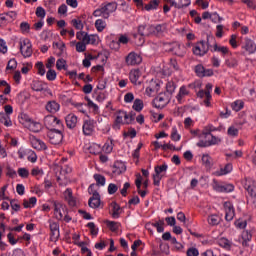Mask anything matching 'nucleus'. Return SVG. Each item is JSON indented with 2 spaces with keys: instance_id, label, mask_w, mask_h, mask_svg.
I'll return each instance as SVG.
<instances>
[{
  "instance_id": "nucleus-40",
  "label": "nucleus",
  "mask_w": 256,
  "mask_h": 256,
  "mask_svg": "<svg viewBox=\"0 0 256 256\" xmlns=\"http://www.w3.org/2000/svg\"><path fill=\"white\" fill-rule=\"evenodd\" d=\"M202 165H205L206 167H212L213 166V159L209 154H203L202 155Z\"/></svg>"
},
{
  "instance_id": "nucleus-17",
  "label": "nucleus",
  "mask_w": 256,
  "mask_h": 256,
  "mask_svg": "<svg viewBox=\"0 0 256 256\" xmlns=\"http://www.w3.org/2000/svg\"><path fill=\"white\" fill-rule=\"evenodd\" d=\"M164 1L165 3H169L171 7H175V9H183L191 5V0H164Z\"/></svg>"
},
{
  "instance_id": "nucleus-61",
  "label": "nucleus",
  "mask_w": 256,
  "mask_h": 256,
  "mask_svg": "<svg viewBox=\"0 0 256 256\" xmlns=\"http://www.w3.org/2000/svg\"><path fill=\"white\" fill-rule=\"evenodd\" d=\"M175 89H176V86H175V82H168L166 84V91L167 93H169L170 95L175 93Z\"/></svg>"
},
{
  "instance_id": "nucleus-57",
  "label": "nucleus",
  "mask_w": 256,
  "mask_h": 256,
  "mask_svg": "<svg viewBox=\"0 0 256 256\" xmlns=\"http://www.w3.org/2000/svg\"><path fill=\"white\" fill-rule=\"evenodd\" d=\"M89 151L93 155H99V153H101V146H99L98 144H93L90 146Z\"/></svg>"
},
{
  "instance_id": "nucleus-36",
  "label": "nucleus",
  "mask_w": 256,
  "mask_h": 256,
  "mask_svg": "<svg viewBox=\"0 0 256 256\" xmlns=\"http://www.w3.org/2000/svg\"><path fill=\"white\" fill-rule=\"evenodd\" d=\"M207 222L212 227H215V225H219V223H221V218L218 215L212 214L208 216Z\"/></svg>"
},
{
  "instance_id": "nucleus-46",
  "label": "nucleus",
  "mask_w": 256,
  "mask_h": 256,
  "mask_svg": "<svg viewBox=\"0 0 256 256\" xmlns=\"http://www.w3.org/2000/svg\"><path fill=\"white\" fill-rule=\"evenodd\" d=\"M225 65L230 69H235V67L239 65V61H237L236 58H230L225 61Z\"/></svg>"
},
{
  "instance_id": "nucleus-44",
  "label": "nucleus",
  "mask_w": 256,
  "mask_h": 256,
  "mask_svg": "<svg viewBox=\"0 0 256 256\" xmlns=\"http://www.w3.org/2000/svg\"><path fill=\"white\" fill-rule=\"evenodd\" d=\"M138 33L142 37H149V35H151V32H149V26L146 28L144 25L138 27Z\"/></svg>"
},
{
  "instance_id": "nucleus-41",
  "label": "nucleus",
  "mask_w": 256,
  "mask_h": 256,
  "mask_svg": "<svg viewBox=\"0 0 256 256\" xmlns=\"http://www.w3.org/2000/svg\"><path fill=\"white\" fill-rule=\"evenodd\" d=\"M94 180L96 181V185H99L101 187H104L106 183L105 176L101 174H94Z\"/></svg>"
},
{
  "instance_id": "nucleus-34",
  "label": "nucleus",
  "mask_w": 256,
  "mask_h": 256,
  "mask_svg": "<svg viewBox=\"0 0 256 256\" xmlns=\"http://www.w3.org/2000/svg\"><path fill=\"white\" fill-rule=\"evenodd\" d=\"M99 42V36L95 34H87L85 38V44L86 45H97Z\"/></svg>"
},
{
  "instance_id": "nucleus-58",
  "label": "nucleus",
  "mask_w": 256,
  "mask_h": 256,
  "mask_svg": "<svg viewBox=\"0 0 256 256\" xmlns=\"http://www.w3.org/2000/svg\"><path fill=\"white\" fill-rule=\"evenodd\" d=\"M87 227L90 229L91 235H93L94 237L97 236V234L99 233V229L95 227V223L89 222L87 224Z\"/></svg>"
},
{
  "instance_id": "nucleus-47",
  "label": "nucleus",
  "mask_w": 256,
  "mask_h": 256,
  "mask_svg": "<svg viewBox=\"0 0 256 256\" xmlns=\"http://www.w3.org/2000/svg\"><path fill=\"white\" fill-rule=\"evenodd\" d=\"M71 25H73L78 31H83V21L81 19H72Z\"/></svg>"
},
{
  "instance_id": "nucleus-53",
  "label": "nucleus",
  "mask_w": 256,
  "mask_h": 256,
  "mask_svg": "<svg viewBox=\"0 0 256 256\" xmlns=\"http://www.w3.org/2000/svg\"><path fill=\"white\" fill-rule=\"evenodd\" d=\"M76 51L77 53H84V51H87V44L85 42H77Z\"/></svg>"
},
{
  "instance_id": "nucleus-12",
  "label": "nucleus",
  "mask_w": 256,
  "mask_h": 256,
  "mask_svg": "<svg viewBox=\"0 0 256 256\" xmlns=\"http://www.w3.org/2000/svg\"><path fill=\"white\" fill-rule=\"evenodd\" d=\"M150 35H155L156 37H161L165 31H167V25L158 24V25H150L148 29Z\"/></svg>"
},
{
  "instance_id": "nucleus-19",
  "label": "nucleus",
  "mask_w": 256,
  "mask_h": 256,
  "mask_svg": "<svg viewBox=\"0 0 256 256\" xmlns=\"http://www.w3.org/2000/svg\"><path fill=\"white\" fill-rule=\"evenodd\" d=\"M224 210H225L226 221H233L235 217V208H233V204H231V202H225Z\"/></svg>"
},
{
  "instance_id": "nucleus-42",
  "label": "nucleus",
  "mask_w": 256,
  "mask_h": 256,
  "mask_svg": "<svg viewBox=\"0 0 256 256\" xmlns=\"http://www.w3.org/2000/svg\"><path fill=\"white\" fill-rule=\"evenodd\" d=\"M56 69H58V71H62V69L67 70V61H65V59L60 58L56 61Z\"/></svg>"
},
{
  "instance_id": "nucleus-22",
  "label": "nucleus",
  "mask_w": 256,
  "mask_h": 256,
  "mask_svg": "<svg viewBox=\"0 0 256 256\" xmlns=\"http://www.w3.org/2000/svg\"><path fill=\"white\" fill-rule=\"evenodd\" d=\"M64 199L70 207H75L77 205V199L73 197V190H71V188H67L64 191Z\"/></svg>"
},
{
  "instance_id": "nucleus-30",
  "label": "nucleus",
  "mask_w": 256,
  "mask_h": 256,
  "mask_svg": "<svg viewBox=\"0 0 256 256\" xmlns=\"http://www.w3.org/2000/svg\"><path fill=\"white\" fill-rule=\"evenodd\" d=\"M204 91L207 93V100H203L202 103L205 107H211V91H213V84H206Z\"/></svg>"
},
{
  "instance_id": "nucleus-1",
  "label": "nucleus",
  "mask_w": 256,
  "mask_h": 256,
  "mask_svg": "<svg viewBox=\"0 0 256 256\" xmlns=\"http://www.w3.org/2000/svg\"><path fill=\"white\" fill-rule=\"evenodd\" d=\"M133 121H135L133 115L127 114L125 111H118L112 127L116 131H119V129H121V125H129L130 123H133Z\"/></svg>"
},
{
  "instance_id": "nucleus-9",
  "label": "nucleus",
  "mask_w": 256,
  "mask_h": 256,
  "mask_svg": "<svg viewBox=\"0 0 256 256\" xmlns=\"http://www.w3.org/2000/svg\"><path fill=\"white\" fill-rule=\"evenodd\" d=\"M142 61L143 58L141 57V55L135 52H130L125 58L126 65L131 67H135V65H141Z\"/></svg>"
},
{
  "instance_id": "nucleus-18",
  "label": "nucleus",
  "mask_w": 256,
  "mask_h": 256,
  "mask_svg": "<svg viewBox=\"0 0 256 256\" xmlns=\"http://www.w3.org/2000/svg\"><path fill=\"white\" fill-rule=\"evenodd\" d=\"M82 131L84 135H93L95 131V121L85 120L82 126Z\"/></svg>"
},
{
  "instance_id": "nucleus-15",
  "label": "nucleus",
  "mask_w": 256,
  "mask_h": 256,
  "mask_svg": "<svg viewBox=\"0 0 256 256\" xmlns=\"http://www.w3.org/2000/svg\"><path fill=\"white\" fill-rule=\"evenodd\" d=\"M198 137L199 139H209V137H211V139L208 140L210 147L213 145H219V143H221V138L213 136V134L210 132H202L198 135Z\"/></svg>"
},
{
  "instance_id": "nucleus-51",
  "label": "nucleus",
  "mask_w": 256,
  "mask_h": 256,
  "mask_svg": "<svg viewBox=\"0 0 256 256\" xmlns=\"http://www.w3.org/2000/svg\"><path fill=\"white\" fill-rule=\"evenodd\" d=\"M171 139H172V141H181V135L177 131V127L172 128Z\"/></svg>"
},
{
  "instance_id": "nucleus-50",
  "label": "nucleus",
  "mask_w": 256,
  "mask_h": 256,
  "mask_svg": "<svg viewBox=\"0 0 256 256\" xmlns=\"http://www.w3.org/2000/svg\"><path fill=\"white\" fill-rule=\"evenodd\" d=\"M6 69L7 71H15V69H17V60H15V58L10 59L8 61Z\"/></svg>"
},
{
  "instance_id": "nucleus-38",
  "label": "nucleus",
  "mask_w": 256,
  "mask_h": 256,
  "mask_svg": "<svg viewBox=\"0 0 256 256\" xmlns=\"http://www.w3.org/2000/svg\"><path fill=\"white\" fill-rule=\"evenodd\" d=\"M37 205V198L36 197H31L29 200H24L23 201V207L25 209H31V207H35Z\"/></svg>"
},
{
  "instance_id": "nucleus-2",
  "label": "nucleus",
  "mask_w": 256,
  "mask_h": 256,
  "mask_svg": "<svg viewBox=\"0 0 256 256\" xmlns=\"http://www.w3.org/2000/svg\"><path fill=\"white\" fill-rule=\"evenodd\" d=\"M54 216L58 221H65L66 223L71 221V216L67 213V206L60 202H54Z\"/></svg>"
},
{
  "instance_id": "nucleus-31",
  "label": "nucleus",
  "mask_w": 256,
  "mask_h": 256,
  "mask_svg": "<svg viewBox=\"0 0 256 256\" xmlns=\"http://www.w3.org/2000/svg\"><path fill=\"white\" fill-rule=\"evenodd\" d=\"M161 0H151L148 4L144 5L143 11H155L159 7Z\"/></svg>"
},
{
  "instance_id": "nucleus-23",
  "label": "nucleus",
  "mask_w": 256,
  "mask_h": 256,
  "mask_svg": "<svg viewBox=\"0 0 256 256\" xmlns=\"http://www.w3.org/2000/svg\"><path fill=\"white\" fill-rule=\"evenodd\" d=\"M242 49H245L247 53H249L250 55H253V53H255L256 51V44L250 38H245L244 43L242 45Z\"/></svg>"
},
{
  "instance_id": "nucleus-5",
  "label": "nucleus",
  "mask_w": 256,
  "mask_h": 256,
  "mask_svg": "<svg viewBox=\"0 0 256 256\" xmlns=\"http://www.w3.org/2000/svg\"><path fill=\"white\" fill-rule=\"evenodd\" d=\"M19 45H20V53L25 59L33 55V45L31 44L30 39H24L20 41Z\"/></svg>"
},
{
  "instance_id": "nucleus-48",
  "label": "nucleus",
  "mask_w": 256,
  "mask_h": 256,
  "mask_svg": "<svg viewBox=\"0 0 256 256\" xmlns=\"http://www.w3.org/2000/svg\"><path fill=\"white\" fill-rule=\"evenodd\" d=\"M104 153H111L113 151V140H108L103 146Z\"/></svg>"
},
{
  "instance_id": "nucleus-6",
  "label": "nucleus",
  "mask_w": 256,
  "mask_h": 256,
  "mask_svg": "<svg viewBox=\"0 0 256 256\" xmlns=\"http://www.w3.org/2000/svg\"><path fill=\"white\" fill-rule=\"evenodd\" d=\"M47 136L52 145H60L63 142V132L60 130L51 129Z\"/></svg>"
},
{
  "instance_id": "nucleus-60",
  "label": "nucleus",
  "mask_w": 256,
  "mask_h": 256,
  "mask_svg": "<svg viewBox=\"0 0 256 256\" xmlns=\"http://www.w3.org/2000/svg\"><path fill=\"white\" fill-rule=\"evenodd\" d=\"M195 73L198 77H203L205 73V67L203 65L199 64L195 67Z\"/></svg>"
},
{
  "instance_id": "nucleus-4",
  "label": "nucleus",
  "mask_w": 256,
  "mask_h": 256,
  "mask_svg": "<svg viewBox=\"0 0 256 256\" xmlns=\"http://www.w3.org/2000/svg\"><path fill=\"white\" fill-rule=\"evenodd\" d=\"M167 169H169V166H167V164L155 166L153 174V183L156 187H159L161 179H163V177L167 175Z\"/></svg>"
},
{
  "instance_id": "nucleus-62",
  "label": "nucleus",
  "mask_w": 256,
  "mask_h": 256,
  "mask_svg": "<svg viewBox=\"0 0 256 256\" xmlns=\"http://www.w3.org/2000/svg\"><path fill=\"white\" fill-rule=\"evenodd\" d=\"M76 38L78 41L85 43V39H87V33L84 31H79L76 33Z\"/></svg>"
},
{
  "instance_id": "nucleus-14",
  "label": "nucleus",
  "mask_w": 256,
  "mask_h": 256,
  "mask_svg": "<svg viewBox=\"0 0 256 256\" xmlns=\"http://www.w3.org/2000/svg\"><path fill=\"white\" fill-rule=\"evenodd\" d=\"M30 143L37 151H47V144L35 136L30 137Z\"/></svg>"
},
{
  "instance_id": "nucleus-63",
  "label": "nucleus",
  "mask_w": 256,
  "mask_h": 256,
  "mask_svg": "<svg viewBox=\"0 0 256 256\" xmlns=\"http://www.w3.org/2000/svg\"><path fill=\"white\" fill-rule=\"evenodd\" d=\"M108 227L112 230V231H117L119 229V223L118 222H114V221H107L106 222Z\"/></svg>"
},
{
  "instance_id": "nucleus-33",
  "label": "nucleus",
  "mask_w": 256,
  "mask_h": 256,
  "mask_svg": "<svg viewBox=\"0 0 256 256\" xmlns=\"http://www.w3.org/2000/svg\"><path fill=\"white\" fill-rule=\"evenodd\" d=\"M156 91H159V84H157L155 81H151L149 86L146 88V94L151 97V95L156 93Z\"/></svg>"
},
{
  "instance_id": "nucleus-11",
  "label": "nucleus",
  "mask_w": 256,
  "mask_h": 256,
  "mask_svg": "<svg viewBox=\"0 0 256 256\" xmlns=\"http://www.w3.org/2000/svg\"><path fill=\"white\" fill-rule=\"evenodd\" d=\"M49 227H50V240L53 243H57L60 237L59 223L49 220Z\"/></svg>"
},
{
  "instance_id": "nucleus-43",
  "label": "nucleus",
  "mask_w": 256,
  "mask_h": 256,
  "mask_svg": "<svg viewBox=\"0 0 256 256\" xmlns=\"http://www.w3.org/2000/svg\"><path fill=\"white\" fill-rule=\"evenodd\" d=\"M243 107H245V102H243V100H236L234 103H232L233 111H241Z\"/></svg>"
},
{
  "instance_id": "nucleus-3",
  "label": "nucleus",
  "mask_w": 256,
  "mask_h": 256,
  "mask_svg": "<svg viewBox=\"0 0 256 256\" xmlns=\"http://www.w3.org/2000/svg\"><path fill=\"white\" fill-rule=\"evenodd\" d=\"M117 9L115 3H108L93 12L94 17H103V19H109V15Z\"/></svg>"
},
{
  "instance_id": "nucleus-59",
  "label": "nucleus",
  "mask_w": 256,
  "mask_h": 256,
  "mask_svg": "<svg viewBox=\"0 0 256 256\" xmlns=\"http://www.w3.org/2000/svg\"><path fill=\"white\" fill-rule=\"evenodd\" d=\"M36 69L38 71V75H45L46 71H45V65L43 64V62H38L36 63Z\"/></svg>"
},
{
  "instance_id": "nucleus-37",
  "label": "nucleus",
  "mask_w": 256,
  "mask_h": 256,
  "mask_svg": "<svg viewBox=\"0 0 256 256\" xmlns=\"http://www.w3.org/2000/svg\"><path fill=\"white\" fill-rule=\"evenodd\" d=\"M31 89L33 91H43L45 89V84L39 80H35L31 84Z\"/></svg>"
},
{
  "instance_id": "nucleus-27",
  "label": "nucleus",
  "mask_w": 256,
  "mask_h": 256,
  "mask_svg": "<svg viewBox=\"0 0 256 256\" xmlns=\"http://www.w3.org/2000/svg\"><path fill=\"white\" fill-rule=\"evenodd\" d=\"M65 121L68 129H75V127H77L78 118L75 114H68Z\"/></svg>"
},
{
  "instance_id": "nucleus-13",
  "label": "nucleus",
  "mask_w": 256,
  "mask_h": 256,
  "mask_svg": "<svg viewBox=\"0 0 256 256\" xmlns=\"http://www.w3.org/2000/svg\"><path fill=\"white\" fill-rule=\"evenodd\" d=\"M170 101L171 99L167 96V94H160L155 98L154 104L157 109H163L164 107H167Z\"/></svg>"
},
{
  "instance_id": "nucleus-55",
  "label": "nucleus",
  "mask_w": 256,
  "mask_h": 256,
  "mask_svg": "<svg viewBox=\"0 0 256 256\" xmlns=\"http://www.w3.org/2000/svg\"><path fill=\"white\" fill-rule=\"evenodd\" d=\"M212 187L214 191H217L218 193H223V185L219 183V181L213 180Z\"/></svg>"
},
{
  "instance_id": "nucleus-25",
  "label": "nucleus",
  "mask_w": 256,
  "mask_h": 256,
  "mask_svg": "<svg viewBox=\"0 0 256 256\" xmlns=\"http://www.w3.org/2000/svg\"><path fill=\"white\" fill-rule=\"evenodd\" d=\"M89 207L91 209H97L101 206V196H99L98 192H94L92 197L88 201Z\"/></svg>"
},
{
  "instance_id": "nucleus-64",
  "label": "nucleus",
  "mask_w": 256,
  "mask_h": 256,
  "mask_svg": "<svg viewBox=\"0 0 256 256\" xmlns=\"http://www.w3.org/2000/svg\"><path fill=\"white\" fill-rule=\"evenodd\" d=\"M187 256H199V250L195 247L189 248L186 252Z\"/></svg>"
},
{
  "instance_id": "nucleus-56",
  "label": "nucleus",
  "mask_w": 256,
  "mask_h": 256,
  "mask_svg": "<svg viewBox=\"0 0 256 256\" xmlns=\"http://www.w3.org/2000/svg\"><path fill=\"white\" fill-rule=\"evenodd\" d=\"M46 78L48 81H55L57 79V72L53 69H49V71L46 73Z\"/></svg>"
},
{
  "instance_id": "nucleus-54",
  "label": "nucleus",
  "mask_w": 256,
  "mask_h": 256,
  "mask_svg": "<svg viewBox=\"0 0 256 256\" xmlns=\"http://www.w3.org/2000/svg\"><path fill=\"white\" fill-rule=\"evenodd\" d=\"M31 175L33 177H41L42 175H44V172H43V169L39 168V167H34L32 170H31Z\"/></svg>"
},
{
  "instance_id": "nucleus-52",
  "label": "nucleus",
  "mask_w": 256,
  "mask_h": 256,
  "mask_svg": "<svg viewBox=\"0 0 256 256\" xmlns=\"http://www.w3.org/2000/svg\"><path fill=\"white\" fill-rule=\"evenodd\" d=\"M112 209H113L112 217L117 219L119 217L121 207L119 206V204L114 202V203H112Z\"/></svg>"
},
{
  "instance_id": "nucleus-10",
  "label": "nucleus",
  "mask_w": 256,
  "mask_h": 256,
  "mask_svg": "<svg viewBox=\"0 0 256 256\" xmlns=\"http://www.w3.org/2000/svg\"><path fill=\"white\" fill-rule=\"evenodd\" d=\"M192 51L194 55L203 57V55H207V52L209 51V45H207L205 41H200L195 44Z\"/></svg>"
},
{
  "instance_id": "nucleus-45",
  "label": "nucleus",
  "mask_w": 256,
  "mask_h": 256,
  "mask_svg": "<svg viewBox=\"0 0 256 256\" xmlns=\"http://www.w3.org/2000/svg\"><path fill=\"white\" fill-rule=\"evenodd\" d=\"M218 244L220 247H223L224 249H231V241L227 238H221L218 240Z\"/></svg>"
},
{
  "instance_id": "nucleus-26",
  "label": "nucleus",
  "mask_w": 256,
  "mask_h": 256,
  "mask_svg": "<svg viewBox=\"0 0 256 256\" xmlns=\"http://www.w3.org/2000/svg\"><path fill=\"white\" fill-rule=\"evenodd\" d=\"M129 79L133 85H141V71L139 69L131 70Z\"/></svg>"
},
{
  "instance_id": "nucleus-16",
  "label": "nucleus",
  "mask_w": 256,
  "mask_h": 256,
  "mask_svg": "<svg viewBox=\"0 0 256 256\" xmlns=\"http://www.w3.org/2000/svg\"><path fill=\"white\" fill-rule=\"evenodd\" d=\"M244 188L246 189V191L248 192L250 197H252V199L256 200V182H255V180L247 179L245 181Z\"/></svg>"
},
{
  "instance_id": "nucleus-20",
  "label": "nucleus",
  "mask_w": 256,
  "mask_h": 256,
  "mask_svg": "<svg viewBox=\"0 0 256 256\" xmlns=\"http://www.w3.org/2000/svg\"><path fill=\"white\" fill-rule=\"evenodd\" d=\"M59 109H61V105L58 104V102L55 100H50L45 105V110L47 111V113H51V115H55V113H57Z\"/></svg>"
},
{
  "instance_id": "nucleus-39",
  "label": "nucleus",
  "mask_w": 256,
  "mask_h": 256,
  "mask_svg": "<svg viewBox=\"0 0 256 256\" xmlns=\"http://www.w3.org/2000/svg\"><path fill=\"white\" fill-rule=\"evenodd\" d=\"M213 51H215L217 53H221L222 55H227L229 53V47L219 46L217 44H214Z\"/></svg>"
},
{
  "instance_id": "nucleus-29",
  "label": "nucleus",
  "mask_w": 256,
  "mask_h": 256,
  "mask_svg": "<svg viewBox=\"0 0 256 256\" xmlns=\"http://www.w3.org/2000/svg\"><path fill=\"white\" fill-rule=\"evenodd\" d=\"M233 171V165L231 163H228L224 166V168H221L220 170H217L213 173L216 177H221L223 175H228V173H231Z\"/></svg>"
},
{
  "instance_id": "nucleus-8",
  "label": "nucleus",
  "mask_w": 256,
  "mask_h": 256,
  "mask_svg": "<svg viewBox=\"0 0 256 256\" xmlns=\"http://www.w3.org/2000/svg\"><path fill=\"white\" fill-rule=\"evenodd\" d=\"M44 125L45 127H47V129H53L55 127H63V122H61V120H59V118H57L56 116L53 115H47L44 118Z\"/></svg>"
},
{
  "instance_id": "nucleus-49",
  "label": "nucleus",
  "mask_w": 256,
  "mask_h": 256,
  "mask_svg": "<svg viewBox=\"0 0 256 256\" xmlns=\"http://www.w3.org/2000/svg\"><path fill=\"white\" fill-rule=\"evenodd\" d=\"M132 109H134V111H142L143 110V100L136 99L133 103Z\"/></svg>"
},
{
  "instance_id": "nucleus-32",
  "label": "nucleus",
  "mask_w": 256,
  "mask_h": 256,
  "mask_svg": "<svg viewBox=\"0 0 256 256\" xmlns=\"http://www.w3.org/2000/svg\"><path fill=\"white\" fill-rule=\"evenodd\" d=\"M188 95H189V90L187 89V87L185 86L180 87L179 93L176 96L178 103H182L183 99H185V97H187Z\"/></svg>"
},
{
  "instance_id": "nucleus-28",
  "label": "nucleus",
  "mask_w": 256,
  "mask_h": 256,
  "mask_svg": "<svg viewBox=\"0 0 256 256\" xmlns=\"http://www.w3.org/2000/svg\"><path fill=\"white\" fill-rule=\"evenodd\" d=\"M251 239H253V235L251 234V232L245 230L242 232L239 242L242 244L243 247H249V241H251Z\"/></svg>"
},
{
  "instance_id": "nucleus-35",
  "label": "nucleus",
  "mask_w": 256,
  "mask_h": 256,
  "mask_svg": "<svg viewBox=\"0 0 256 256\" xmlns=\"http://www.w3.org/2000/svg\"><path fill=\"white\" fill-rule=\"evenodd\" d=\"M95 27L98 33H103V31H105V29L107 28V22H105V20L103 19H97L95 21Z\"/></svg>"
},
{
  "instance_id": "nucleus-21",
  "label": "nucleus",
  "mask_w": 256,
  "mask_h": 256,
  "mask_svg": "<svg viewBox=\"0 0 256 256\" xmlns=\"http://www.w3.org/2000/svg\"><path fill=\"white\" fill-rule=\"evenodd\" d=\"M127 171V167L125 166V163L121 161H116L112 167V173L115 177L121 175L122 173H125Z\"/></svg>"
},
{
  "instance_id": "nucleus-24",
  "label": "nucleus",
  "mask_w": 256,
  "mask_h": 256,
  "mask_svg": "<svg viewBox=\"0 0 256 256\" xmlns=\"http://www.w3.org/2000/svg\"><path fill=\"white\" fill-rule=\"evenodd\" d=\"M170 53H173L174 55H177L178 57H185V46H183L177 42H173Z\"/></svg>"
},
{
  "instance_id": "nucleus-7",
  "label": "nucleus",
  "mask_w": 256,
  "mask_h": 256,
  "mask_svg": "<svg viewBox=\"0 0 256 256\" xmlns=\"http://www.w3.org/2000/svg\"><path fill=\"white\" fill-rule=\"evenodd\" d=\"M21 119L25 120V126L29 129V131H32L33 133H39V131H41V123L32 120L27 115H22Z\"/></svg>"
}]
</instances>
